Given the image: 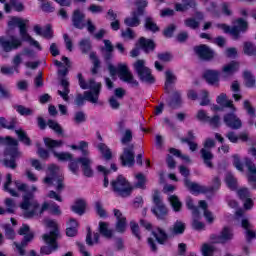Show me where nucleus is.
<instances>
[{
    "label": "nucleus",
    "mask_w": 256,
    "mask_h": 256,
    "mask_svg": "<svg viewBox=\"0 0 256 256\" xmlns=\"http://www.w3.org/2000/svg\"><path fill=\"white\" fill-rule=\"evenodd\" d=\"M223 123L229 129H233L234 131H238V129L243 127V121H241V118H239L235 112H228L224 114Z\"/></svg>",
    "instance_id": "nucleus-21"
},
{
    "label": "nucleus",
    "mask_w": 256,
    "mask_h": 256,
    "mask_svg": "<svg viewBox=\"0 0 256 256\" xmlns=\"http://www.w3.org/2000/svg\"><path fill=\"white\" fill-rule=\"evenodd\" d=\"M213 147H215V140H213L212 138H206L204 142V148L200 150V157L205 167H207L208 169H213L214 167L213 159L215 156L211 153V150H208L213 149Z\"/></svg>",
    "instance_id": "nucleus-15"
},
{
    "label": "nucleus",
    "mask_w": 256,
    "mask_h": 256,
    "mask_svg": "<svg viewBox=\"0 0 256 256\" xmlns=\"http://www.w3.org/2000/svg\"><path fill=\"white\" fill-rule=\"evenodd\" d=\"M131 141H133V131H131V129H126L122 135L121 143L122 145H128Z\"/></svg>",
    "instance_id": "nucleus-60"
},
{
    "label": "nucleus",
    "mask_w": 256,
    "mask_h": 256,
    "mask_svg": "<svg viewBox=\"0 0 256 256\" xmlns=\"http://www.w3.org/2000/svg\"><path fill=\"white\" fill-rule=\"evenodd\" d=\"M79 164L81 165V169L84 177L91 179V177L95 175V172L91 167V165H93V160H91V158H88V157L72 158L69 161L68 169L69 171H71V173H73V175H77L79 173Z\"/></svg>",
    "instance_id": "nucleus-5"
},
{
    "label": "nucleus",
    "mask_w": 256,
    "mask_h": 256,
    "mask_svg": "<svg viewBox=\"0 0 256 256\" xmlns=\"http://www.w3.org/2000/svg\"><path fill=\"white\" fill-rule=\"evenodd\" d=\"M68 226L66 228V235L67 237H77V233L79 231L77 230V227H79V223L75 218H70L68 222Z\"/></svg>",
    "instance_id": "nucleus-41"
},
{
    "label": "nucleus",
    "mask_w": 256,
    "mask_h": 256,
    "mask_svg": "<svg viewBox=\"0 0 256 256\" xmlns=\"http://www.w3.org/2000/svg\"><path fill=\"white\" fill-rule=\"evenodd\" d=\"M201 253L203 256H213L215 254V246L204 243L201 248Z\"/></svg>",
    "instance_id": "nucleus-53"
},
{
    "label": "nucleus",
    "mask_w": 256,
    "mask_h": 256,
    "mask_svg": "<svg viewBox=\"0 0 256 256\" xmlns=\"http://www.w3.org/2000/svg\"><path fill=\"white\" fill-rule=\"evenodd\" d=\"M134 5L136 11L132 12V17L125 18L124 20L126 27H139L141 25V19L139 17L145 15V9H147L149 2L147 0H135Z\"/></svg>",
    "instance_id": "nucleus-9"
},
{
    "label": "nucleus",
    "mask_w": 256,
    "mask_h": 256,
    "mask_svg": "<svg viewBox=\"0 0 256 256\" xmlns=\"http://www.w3.org/2000/svg\"><path fill=\"white\" fill-rule=\"evenodd\" d=\"M244 85L247 89H256V78L251 71L245 70L243 72Z\"/></svg>",
    "instance_id": "nucleus-35"
},
{
    "label": "nucleus",
    "mask_w": 256,
    "mask_h": 256,
    "mask_svg": "<svg viewBox=\"0 0 256 256\" xmlns=\"http://www.w3.org/2000/svg\"><path fill=\"white\" fill-rule=\"evenodd\" d=\"M135 146L131 144L129 147L124 148L119 157L121 167H135Z\"/></svg>",
    "instance_id": "nucleus-16"
},
{
    "label": "nucleus",
    "mask_w": 256,
    "mask_h": 256,
    "mask_svg": "<svg viewBox=\"0 0 256 256\" xmlns=\"http://www.w3.org/2000/svg\"><path fill=\"white\" fill-rule=\"evenodd\" d=\"M130 229L133 237L138 241H141V228H139V224L136 222H130Z\"/></svg>",
    "instance_id": "nucleus-56"
},
{
    "label": "nucleus",
    "mask_w": 256,
    "mask_h": 256,
    "mask_svg": "<svg viewBox=\"0 0 256 256\" xmlns=\"http://www.w3.org/2000/svg\"><path fill=\"white\" fill-rule=\"evenodd\" d=\"M168 202L170 203L174 213H180L181 209H183V202L179 200V196L173 194L168 197Z\"/></svg>",
    "instance_id": "nucleus-42"
},
{
    "label": "nucleus",
    "mask_w": 256,
    "mask_h": 256,
    "mask_svg": "<svg viewBox=\"0 0 256 256\" xmlns=\"http://www.w3.org/2000/svg\"><path fill=\"white\" fill-rule=\"evenodd\" d=\"M44 144L58 161L67 162L73 159V154L69 152H56L55 149L63 147V140H54L49 137L44 138Z\"/></svg>",
    "instance_id": "nucleus-10"
},
{
    "label": "nucleus",
    "mask_w": 256,
    "mask_h": 256,
    "mask_svg": "<svg viewBox=\"0 0 256 256\" xmlns=\"http://www.w3.org/2000/svg\"><path fill=\"white\" fill-rule=\"evenodd\" d=\"M98 233H100V236L104 237V239H113L115 236V231L109 228V222L105 221H100L98 223Z\"/></svg>",
    "instance_id": "nucleus-28"
},
{
    "label": "nucleus",
    "mask_w": 256,
    "mask_h": 256,
    "mask_svg": "<svg viewBox=\"0 0 256 256\" xmlns=\"http://www.w3.org/2000/svg\"><path fill=\"white\" fill-rule=\"evenodd\" d=\"M33 239H35V234L33 232H29L28 234H24L21 243L14 242V245L19 252V255H25V247H27V245H29V243H31Z\"/></svg>",
    "instance_id": "nucleus-26"
},
{
    "label": "nucleus",
    "mask_w": 256,
    "mask_h": 256,
    "mask_svg": "<svg viewBox=\"0 0 256 256\" xmlns=\"http://www.w3.org/2000/svg\"><path fill=\"white\" fill-rule=\"evenodd\" d=\"M15 133L18 137V141L26 145V147H31V138L27 135V132L23 129L15 130Z\"/></svg>",
    "instance_id": "nucleus-45"
},
{
    "label": "nucleus",
    "mask_w": 256,
    "mask_h": 256,
    "mask_svg": "<svg viewBox=\"0 0 256 256\" xmlns=\"http://www.w3.org/2000/svg\"><path fill=\"white\" fill-rule=\"evenodd\" d=\"M137 182L135 183L136 189H147V177L143 173H137L135 175Z\"/></svg>",
    "instance_id": "nucleus-48"
},
{
    "label": "nucleus",
    "mask_w": 256,
    "mask_h": 256,
    "mask_svg": "<svg viewBox=\"0 0 256 256\" xmlns=\"http://www.w3.org/2000/svg\"><path fill=\"white\" fill-rule=\"evenodd\" d=\"M98 151L101 153L103 159L105 161H111L113 159V152L111 151V148L107 146L105 143H99L97 145Z\"/></svg>",
    "instance_id": "nucleus-39"
},
{
    "label": "nucleus",
    "mask_w": 256,
    "mask_h": 256,
    "mask_svg": "<svg viewBox=\"0 0 256 256\" xmlns=\"http://www.w3.org/2000/svg\"><path fill=\"white\" fill-rule=\"evenodd\" d=\"M118 76L121 81L128 83L131 87H137L139 85V81L133 77V74L129 71V67H127L126 64L118 65Z\"/></svg>",
    "instance_id": "nucleus-18"
},
{
    "label": "nucleus",
    "mask_w": 256,
    "mask_h": 256,
    "mask_svg": "<svg viewBox=\"0 0 256 256\" xmlns=\"http://www.w3.org/2000/svg\"><path fill=\"white\" fill-rule=\"evenodd\" d=\"M79 49L83 55H87L93 49V45L91 44V40L89 38L82 39L79 42Z\"/></svg>",
    "instance_id": "nucleus-47"
},
{
    "label": "nucleus",
    "mask_w": 256,
    "mask_h": 256,
    "mask_svg": "<svg viewBox=\"0 0 256 256\" xmlns=\"http://www.w3.org/2000/svg\"><path fill=\"white\" fill-rule=\"evenodd\" d=\"M196 119L200 121L201 123H208L212 129H219L221 127V117L219 115H214L210 117L207 115V112L205 110H199L196 115Z\"/></svg>",
    "instance_id": "nucleus-17"
},
{
    "label": "nucleus",
    "mask_w": 256,
    "mask_h": 256,
    "mask_svg": "<svg viewBox=\"0 0 256 256\" xmlns=\"http://www.w3.org/2000/svg\"><path fill=\"white\" fill-rule=\"evenodd\" d=\"M48 171L50 173V176H46L43 180V182L46 185H51L54 181H56V191L58 193H61L63 189H65V177L63 175L57 174L59 172V166L57 164H50L48 166Z\"/></svg>",
    "instance_id": "nucleus-13"
},
{
    "label": "nucleus",
    "mask_w": 256,
    "mask_h": 256,
    "mask_svg": "<svg viewBox=\"0 0 256 256\" xmlns=\"http://www.w3.org/2000/svg\"><path fill=\"white\" fill-rule=\"evenodd\" d=\"M23 45V42L19 38H15V36L11 37V41L5 39V36L0 37V46L2 47L5 53H11V51H15Z\"/></svg>",
    "instance_id": "nucleus-22"
},
{
    "label": "nucleus",
    "mask_w": 256,
    "mask_h": 256,
    "mask_svg": "<svg viewBox=\"0 0 256 256\" xmlns=\"http://www.w3.org/2000/svg\"><path fill=\"white\" fill-rule=\"evenodd\" d=\"M177 81V76L171 72V70H166L165 71V83H164V89L166 93H169V87L173 85Z\"/></svg>",
    "instance_id": "nucleus-44"
},
{
    "label": "nucleus",
    "mask_w": 256,
    "mask_h": 256,
    "mask_svg": "<svg viewBox=\"0 0 256 256\" xmlns=\"http://www.w3.org/2000/svg\"><path fill=\"white\" fill-rule=\"evenodd\" d=\"M36 147H37V155L38 157H40V159H43V160H47L49 159V157H51V154L49 153V151L51 150H47L43 147H41V144L37 143L36 144Z\"/></svg>",
    "instance_id": "nucleus-54"
},
{
    "label": "nucleus",
    "mask_w": 256,
    "mask_h": 256,
    "mask_svg": "<svg viewBox=\"0 0 256 256\" xmlns=\"http://www.w3.org/2000/svg\"><path fill=\"white\" fill-rule=\"evenodd\" d=\"M47 125H48L49 129H52L58 135H63V128L55 120L49 119L48 122H47Z\"/></svg>",
    "instance_id": "nucleus-55"
},
{
    "label": "nucleus",
    "mask_w": 256,
    "mask_h": 256,
    "mask_svg": "<svg viewBox=\"0 0 256 256\" xmlns=\"http://www.w3.org/2000/svg\"><path fill=\"white\" fill-rule=\"evenodd\" d=\"M29 23V20H23L19 17H12L11 20L8 22L9 27H18L20 37L22 41H27L28 43H31L38 51H43V47H41V44L31 35H29V32H27V24Z\"/></svg>",
    "instance_id": "nucleus-7"
},
{
    "label": "nucleus",
    "mask_w": 256,
    "mask_h": 256,
    "mask_svg": "<svg viewBox=\"0 0 256 256\" xmlns=\"http://www.w3.org/2000/svg\"><path fill=\"white\" fill-rule=\"evenodd\" d=\"M34 32L36 35L43 37L44 39L51 40L54 37L53 26L51 24H47L45 29L41 28L39 25L34 26Z\"/></svg>",
    "instance_id": "nucleus-27"
},
{
    "label": "nucleus",
    "mask_w": 256,
    "mask_h": 256,
    "mask_svg": "<svg viewBox=\"0 0 256 256\" xmlns=\"http://www.w3.org/2000/svg\"><path fill=\"white\" fill-rule=\"evenodd\" d=\"M97 171H99V173H103V187L107 189V187H109V174L111 173V170L105 168V166L98 165Z\"/></svg>",
    "instance_id": "nucleus-49"
},
{
    "label": "nucleus",
    "mask_w": 256,
    "mask_h": 256,
    "mask_svg": "<svg viewBox=\"0 0 256 256\" xmlns=\"http://www.w3.org/2000/svg\"><path fill=\"white\" fill-rule=\"evenodd\" d=\"M243 51L248 57H253L256 55V47L251 42H244Z\"/></svg>",
    "instance_id": "nucleus-52"
},
{
    "label": "nucleus",
    "mask_w": 256,
    "mask_h": 256,
    "mask_svg": "<svg viewBox=\"0 0 256 256\" xmlns=\"http://www.w3.org/2000/svg\"><path fill=\"white\" fill-rule=\"evenodd\" d=\"M184 24L186 27H189L190 29H199V21L195 20V18H188L184 21Z\"/></svg>",
    "instance_id": "nucleus-63"
},
{
    "label": "nucleus",
    "mask_w": 256,
    "mask_h": 256,
    "mask_svg": "<svg viewBox=\"0 0 256 256\" xmlns=\"http://www.w3.org/2000/svg\"><path fill=\"white\" fill-rule=\"evenodd\" d=\"M144 29L145 31H149L150 33H159V31H161V28H159V25H157V23L153 21V18L151 16L145 18Z\"/></svg>",
    "instance_id": "nucleus-40"
},
{
    "label": "nucleus",
    "mask_w": 256,
    "mask_h": 256,
    "mask_svg": "<svg viewBox=\"0 0 256 256\" xmlns=\"http://www.w3.org/2000/svg\"><path fill=\"white\" fill-rule=\"evenodd\" d=\"M239 67V62L232 60L230 63L223 66L222 73H224V75L227 77H231L232 75H235L237 71H239Z\"/></svg>",
    "instance_id": "nucleus-33"
},
{
    "label": "nucleus",
    "mask_w": 256,
    "mask_h": 256,
    "mask_svg": "<svg viewBox=\"0 0 256 256\" xmlns=\"http://www.w3.org/2000/svg\"><path fill=\"white\" fill-rule=\"evenodd\" d=\"M0 145L7 146L4 150V157H10V159L4 158L2 160L4 167H6V169H17V159H21V155H23L21 151H19V140L11 136H0Z\"/></svg>",
    "instance_id": "nucleus-2"
},
{
    "label": "nucleus",
    "mask_w": 256,
    "mask_h": 256,
    "mask_svg": "<svg viewBox=\"0 0 256 256\" xmlns=\"http://www.w3.org/2000/svg\"><path fill=\"white\" fill-rule=\"evenodd\" d=\"M226 138L228 141H230V143L234 144L239 143V141H242V143H247V141H249V134L241 132L239 135H237L235 131H229L226 134Z\"/></svg>",
    "instance_id": "nucleus-29"
},
{
    "label": "nucleus",
    "mask_w": 256,
    "mask_h": 256,
    "mask_svg": "<svg viewBox=\"0 0 256 256\" xmlns=\"http://www.w3.org/2000/svg\"><path fill=\"white\" fill-rule=\"evenodd\" d=\"M195 7H197V2L195 0H182V4L176 3L174 5V9L178 13H185V11H189V9H195Z\"/></svg>",
    "instance_id": "nucleus-30"
},
{
    "label": "nucleus",
    "mask_w": 256,
    "mask_h": 256,
    "mask_svg": "<svg viewBox=\"0 0 256 256\" xmlns=\"http://www.w3.org/2000/svg\"><path fill=\"white\" fill-rule=\"evenodd\" d=\"M87 121V116L85 115V112L78 111L74 114V122L77 125H80V123H85Z\"/></svg>",
    "instance_id": "nucleus-62"
},
{
    "label": "nucleus",
    "mask_w": 256,
    "mask_h": 256,
    "mask_svg": "<svg viewBox=\"0 0 256 256\" xmlns=\"http://www.w3.org/2000/svg\"><path fill=\"white\" fill-rule=\"evenodd\" d=\"M34 198L35 194L32 192H27L23 196V201L20 204V207L25 211L24 219H33V216L37 214V209H39V202L36 200L33 201Z\"/></svg>",
    "instance_id": "nucleus-12"
},
{
    "label": "nucleus",
    "mask_w": 256,
    "mask_h": 256,
    "mask_svg": "<svg viewBox=\"0 0 256 256\" xmlns=\"http://www.w3.org/2000/svg\"><path fill=\"white\" fill-rule=\"evenodd\" d=\"M194 52L202 61H212L215 58V51L205 44L195 46Z\"/></svg>",
    "instance_id": "nucleus-23"
},
{
    "label": "nucleus",
    "mask_w": 256,
    "mask_h": 256,
    "mask_svg": "<svg viewBox=\"0 0 256 256\" xmlns=\"http://www.w3.org/2000/svg\"><path fill=\"white\" fill-rule=\"evenodd\" d=\"M48 227L53 229L48 235L52 237V239H57V237H59V227H57V223L53 220H50L48 221Z\"/></svg>",
    "instance_id": "nucleus-57"
},
{
    "label": "nucleus",
    "mask_w": 256,
    "mask_h": 256,
    "mask_svg": "<svg viewBox=\"0 0 256 256\" xmlns=\"http://www.w3.org/2000/svg\"><path fill=\"white\" fill-rule=\"evenodd\" d=\"M0 127H2V129H8V131H14L17 127V118L12 117L7 120L5 117H0Z\"/></svg>",
    "instance_id": "nucleus-38"
},
{
    "label": "nucleus",
    "mask_w": 256,
    "mask_h": 256,
    "mask_svg": "<svg viewBox=\"0 0 256 256\" xmlns=\"http://www.w3.org/2000/svg\"><path fill=\"white\" fill-rule=\"evenodd\" d=\"M152 203L151 213L156 217L158 221L167 222V217H169V208L165 202H163V198H161V192L159 190H154L152 195Z\"/></svg>",
    "instance_id": "nucleus-6"
},
{
    "label": "nucleus",
    "mask_w": 256,
    "mask_h": 256,
    "mask_svg": "<svg viewBox=\"0 0 256 256\" xmlns=\"http://www.w3.org/2000/svg\"><path fill=\"white\" fill-rule=\"evenodd\" d=\"M219 75H221V73L218 70L208 69L204 72L203 78L209 85H215L216 83L218 85L219 84Z\"/></svg>",
    "instance_id": "nucleus-31"
},
{
    "label": "nucleus",
    "mask_w": 256,
    "mask_h": 256,
    "mask_svg": "<svg viewBox=\"0 0 256 256\" xmlns=\"http://www.w3.org/2000/svg\"><path fill=\"white\" fill-rule=\"evenodd\" d=\"M15 109L17 113H19V115H22L23 117H29V115H33V110L23 105H17L15 106Z\"/></svg>",
    "instance_id": "nucleus-58"
},
{
    "label": "nucleus",
    "mask_w": 256,
    "mask_h": 256,
    "mask_svg": "<svg viewBox=\"0 0 256 256\" xmlns=\"http://www.w3.org/2000/svg\"><path fill=\"white\" fill-rule=\"evenodd\" d=\"M234 23V26L218 23L216 27L217 29H222L226 35H230L234 41H239L241 39V33H247L249 31V22L243 18H238Z\"/></svg>",
    "instance_id": "nucleus-4"
},
{
    "label": "nucleus",
    "mask_w": 256,
    "mask_h": 256,
    "mask_svg": "<svg viewBox=\"0 0 256 256\" xmlns=\"http://www.w3.org/2000/svg\"><path fill=\"white\" fill-rule=\"evenodd\" d=\"M184 187L190 191L192 195H215L221 189V178L216 176L212 179L211 186H203L198 183L191 182L189 178H184Z\"/></svg>",
    "instance_id": "nucleus-3"
},
{
    "label": "nucleus",
    "mask_w": 256,
    "mask_h": 256,
    "mask_svg": "<svg viewBox=\"0 0 256 256\" xmlns=\"http://www.w3.org/2000/svg\"><path fill=\"white\" fill-rule=\"evenodd\" d=\"M186 207L189 211L192 212L193 217H199V215L201 214L199 212V207L195 206V203L193 202V198L188 197L186 199Z\"/></svg>",
    "instance_id": "nucleus-50"
},
{
    "label": "nucleus",
    "mask_w": 256,
    "mask_h": 256,
    "mask_svg": "<svg viewBox=\"0 0 256 256\" xmlns=\"http://www.w3.org/2000/svg\"><path fill=\"white\" fill-rule=\"evenodd\" d=\"M95 211L101 219L107 217V211L103 209V204L99 201L95 202Z\"/></svg>",
    "instance_id": "nucleus-61"
},
{
    "label": "nucleus",
    "mask_w": 256,
    "mask_h": 256,
    "mask_svg": "<svg viewBox=\"0 0 256 256\" xmlns=\"http://www.w3.org/2000/svg\"><path fill=\"white\" fill-rule=\"evenodd\" d=\"M152 237H149L147 239L148 247H150V251L152 253H157L159 251V248L157 247L158 245H165L167 241H169V234L165 231V229L161 227H156L152 232H151Z\"/></svg>",
    "instance_id": "nucleus-11"
},
{
    "label": "nucleus",
    "mask_w": 256,
    "mask_h": 256,
    "mask_svg": "<svg viewBox=\"0 0 256 256\" xmlns=\"http://www.w3.org/2000/svg\"><path fill=\"white\" fill-rule=\"evenodd\" d=\"M233 237H235V234H233V230L229 226H225L221 230L220 235L212 234L210 236V239L214 241V243L225 245V243H229V241H233Z\"/></svg>",
    "instance_id": "nucleus-19"
},
{
    "label": "nucleus",
    "mask_w": 256,
    "mask_h": 256,
    "mask_svg": "<svg viewBox=\"0 0 256 256\" xmlns=\"http://www.w3.org/2000/svg\"><path fill=\"white\" fill-rule=\"evenodd\" d=\"M245 165L250 173V175H248V181L249 183H255L253 189H256V166L251 158H245Z\"/></svg>",
    "instance_id": "nucleus-32"
},
{
    "label": "nucleus",
    "mask_w": 256,
    "mask_h": 256,
    "mask_svg": "<svg viewBox=\"0 0 256 256\" xmlns=\"http://www.w3.org/2000/svg\"><path fill=\"white\" fill-rule=\"evenodd\" d=\"M182 105H183V99L181 98V92L174 91L168 103V106L171 109H180Z\"/></svg>",
    "instance_id": "nucleus-36"
},
{
    "label": "nucleus",
    "mask_w": 256,
    "mask_h": 256,
    "mask_svg": "<svg viewBox=\"0 0 256 256\" xmlns=\"http://www.w3.org/2000/svg\"><path fill=\"white\" fill-rule=\"evenodd\" d=\"M225 182L230 191H237V179L233 174H227Z\"/></svg>",
    "instance_id": "nucleus-51"
},
{
    "label": "nucleus",
    "mask_w": 256,
    "mask_h": 256,
    "mask_svg": "<svg viewBox=\"0 0 256 256\" xmlns=\"http://www.w3.org/2000/svg\"><path fill=\"white\" fill-rule=\"evenodd\" d=\"M77 79L79 86L82 89H90V91H85L84 95L77 94L75 98V105H77V107H83V105H85V101H89V103H98L99 95H101V82H96L95 79L90 78L87 83L85 78H83L82 73H78Z\"/></svg>",
    "instance_id": "nucleus-1"
},
{
    "label": "nucleus",
    "mask_w": 256,
    "mask_h": 256,
    "mask_svg": "<svg viewBox=\"0 0 256 256\" xmlns=\"http://www.w3.org/2000/svg\"><path fill=\"white\" fill-rule=\"evenodd\" d=\"M243 107L250 117H255V108L251 105L249 100H244Z\"/></svg>",
    "instance_id": "nucleus-64"
},
{
    "label": "nucleus",
    "mask_w": 256,
    "mask_h": 256,
    "mask_svg": "<svg viewBox=\"0 0 256 256\" xmlns=\"http://www.w3.org/2000/svg\"><path fill=\"white\" fill-rule=\"evenodd\" d=\"M90 59L93 63V67L91 68L92 75H97L99 73V69H101V60L97 57V53L91 52Z\"/></svg>",
    "instance_id": "nucleus-46"
},
{
    "label": "nucleus",
    "mask_w": 256,
    "mask_h": 256,
    "mask_svg": "<svg viewBox=\"0 0 256 256\" xmlns=\"http://www.w3.org/2000/svg\"><path fill=\"white\" fill-rule=\"evenodd\" d=\"M104 43V61H106V63H111V60L113 59V51H115V48L113 47V44L111 43V40H103Z\"/></svg>",
    "instance_id": "nucleus-37"
},
{
    "label": "nucleus",
    "mask_w": 256,
    "mask_h": 256,
    "mask_svg": "<svg viewBox=\"0 0 256 256\" xmlns=\"http://www.w3.org/2000/svg\"><path fill=\"white\" fill-rule=\"evenodd\" d=\"M115 229L117 233H124L127 229V218L117 220Z\"/></svg>",
    "instance_id": "nucleus-59"
},
{
    "label": "nucleus",
    "mask_w": 256,
    "mask_h": 256,
    "mask_svg": "<svg viewBox=\"0 0 256 256\" xmlns=\"http://www.w3.org/2000/svg\"><path fill=\"white\" fill-rule=\"evenodd\" d=\"M43 241L44 243H46V245L41 246L40 255H51V253L59 249V243H57V238H53L49 236V234H44Z\"/></svg>",
    "instance_id": "nucleus-20"
},
{
    "label": "nucleus",
    "mask_w": 256,
    "mask_h": 256,
    "mask_svg": "<svg viewBox=\"0 0 256 256\" xmlns=\"http://www.w3.org/2000/svg\"><path fill=\"white\" fill-rule=\"evenodd\" d=\"M85 21V13L81 12V10L76 9L72 13V25L75 29H79L82 31L84 27H86Z\"/></svg>",
    "instance_id": "nucleus-25"
},
{
    "label": "nucleus",
    "mask_w": 256,
    "mask_h": 256,
    "mask_svg": "<svg viewBox=\"0 0 256 256\" xmlns=\"http://www.w3.org/2000/svg\"><path fill=\"white\" fill-rule=\"evenodd\" d=\"M110 185L112 187V191L117 193L119 197H131V193H133V185H131V182H129L123 174H119L115 180L110 182Z\"/></svg>",
    "instance_id": "nucleus-8"
},
{
    "label": "nucleus",
    "mask_w": 256,
    "mask_h": 256,
    "mask_svg": "<svg viewBox=\"0 0 256 256\" xmlns=\"http://www.w3.org/2000/svg\"><path fill=\"white\" fill-rule=\"evenodd\" d=\"M136 47L141 49L146 55H149V53H153V51L157 49V44L155 43V40L142 36L136 42Z\"/></svg>",
    "instance_id": "nucleus-24"
},
{
    "label": "nucleus",
    "mask_w": 256,
    "mask_h": 256,
    "mask_svg": "<svg viewBox=\"0 0 256 256\" xmlns=\"http://www.w3.org/2000/svg\"><path fill=\"white\" fill-rule=\"evenodd\" d=\"M87 209V202L84 199H77L74 205L71 206V211L76 213V215H85Z\"/></svg>",
    "instance_id": "nucleus-34"
},
{
    "label": "nucleus",
    "mask_w": 256,
    "mask_h": 256,
    "mask_svg": "<svg viewBox=\"0 0 256 256\" xmlns=\"http://www.w3.org/2000/svg\"><path fill=\"white\" fill-rule=\"evenodd\" d=\"M134 68L142 83H147L148 85L155 83V76L151 74V69L146 67L145 60H137L134 63Z\"/></svg>",
    "instance_id": "nucleus-14"
},
{
    "label": "nucleus",
    "mask_w": 256,
    "mask_h": 256,
    "mask_svg": "<svg viewBox=\"0 0 256 256\" xmlns=\"http://www.w3.org/2000/svg\"><path fill=\"white\" fill-rule=\"evenodd\" d=\"M187 229V224L181 220H176L173 226L170 228V231L173 235H183Z\"/></svg>",
    "instance_id": "nucleus-43"
}]
</instances>
